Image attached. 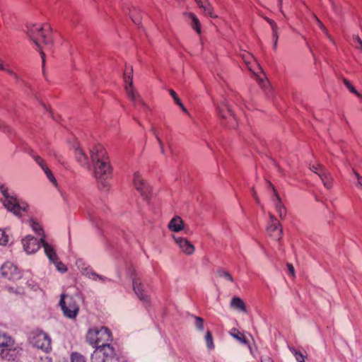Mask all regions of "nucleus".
<instances>
[{
    "mask_svg": "<svg viewBox=\"0 0 362 362\" xmlns=\"http://www.w3.org/2000/svg\"><path fill=\"white\" fill-rule=\"evenodd\" d=\"M205 340H206L207 348L209 349H213L214 348V342H213L212 334H211V333L209 331H208L206 333Z\"/></svg>",
    "mask_w": 362,
    "mask_h": 362,
    "instance_id": "28",
    "label": "nucleus"
},
{
    "mask_svg": "<svg viewBox=\"0 0 362 362\" xmlns=\"http://www.w3.org/2000/svg\"><path fill=\"white\" fill-rule=\"evenodd\" d=\"M59 305L66 317L74 319L77 316L79 306L73 296L64 293L62 294Z\"/></svg>",
    "mask_w": 362,
    "mask_h": 362,
    "instance_id": "6",
    "label": "nucleus"
},
{
    "mask_svg": "<svg viewBox=\"0 0 362 362\" xmlns=\"http://www.w3.org/2000/svg\"><path fill=\"white\" fill-rule=\"evenodd\" d=\"M194 325L197 329L202 331L204 329V320L200 317H195Z\"/></svg>",
    "mask_w": 362,
    "mask_h": 362,
    "instance_id": "33",
    "label": "nucleus"
},
{
    "mask_svg": "<svg viewBox=\"0 0 362 362\" xmlns=\"http://www.w3.org/2000/svg\"><path fill=\"white\" fill-rule=\"evenodd\" d=\"M8 291L10 292H13L14 291L13 288H8Z\"/></svg>",
    "mask_w": 362,
    "mask_h": 362,
    "instance_id": "59",
    "label": "nucleus"
},
{
    "mask_svg": "<svg viewBox=\"0 0 362 362\" xmlns=\"http://www.w3.org/2000/svg\"><path fill=\"white\" fill-rule=\"evenodd\" d=\"M43 170V171L45 172V173L46 174L47 178L49 179V180L55 186H57V180L55 179V177H54L52 171L47 168V166L46 165L45 167H44L43 168H42Z\"/></svg>",
    "mask_w": 362,
    "mask_h": 362,
    "instance_id": "27",
    "label": "nucleus"
},
{
    "mask_svg": "<svg viewBox=\"0 0 362 362\" xmlns=\"http://www.w3.org/2000/svg\"><path fill=\"white\" fill-rule=\"evenodd\" d=\"M354 174L357 180L356 186L362 189V176L356 171H354Z\"/></svg>",
    "mask_w": 362,
    "mask_h": 362,
    "instance_id": "44",
    "label": "nucleus"
},
{
    "mask_svg": "<svg viewBox=\"0 0 362 362\" xmlns=\"http://www.w3.org/2000/svg\"><path fill=\"white\" fill-rule=\"evenodd\" d=\"M57 269L61 272H65L67 270L66 267L62 262L58 261V259L52 262Z\"/></svg>",
    "mask_w": 362,
    "mask_h": 362,
    "instance_id": "35",
    "label": "nucleus"
},
{
    "mask_svg": "<svg viewBox=\"0 0 362 362\" xmlns=\"http://www.w3.org/2000/svg\"><path fill=\"white\" fill-rule=\"evenodd\" d=\"M202 9L206 15H209L211 18H216V16L213 13V10L210 4L206 6V7H204Z\"/></svg>",
    "mask_w": 362,
    "mask_h": 362,
    "instance_id": "38",
    "label": "nucleus"
},
{
    "mask_svg": "<svg viewBox=\"0 0 362 362\" xmlns=\"http://www.w3.org/2000/svg\"><path fill=\"white\" fill-rule=\"evenodd\" d=\"M133 182L135 188L140 192L144 199L148 200L151 193V186L143 179L139 172L134 174Z\"/></svg>",
    "mask_w": 362,
    "mask_h": 362,
    "instance_id": "9",
    "label": "nucleus"
},
{
    "mask_svg": "<svg viewBox=\"0 0 362 362\" xmlns=\"http://www.w3.org/2000/svg\"><path fill=\"white\" fill-rule=\"evenodd\" d=\"M168 228L173 232H180L184 229V223L180 216H175L168 223Z\"/></svg>",
    "mask_w": 362,
    "mask_h": 362,
    "instance_id": "19",
    "label": "nucleus"
},
{
    "mask_svg": "<svg viewBox=\"0 0 362 362\" xmlns=\"http://www.w3.org/2000/svg\"><path fill=\"white\" fill-rule=\"evenodd\" d=\"M269 222L267 226V232L269 235L274 238L276 239L277 240H279L283 235V229L280 226L279 221L276 218V217L272 215L269 214Z\"/></svg>",
    "mask_w": 362,
    "mask_h": 362,
    "instance_id": "14",
    "label": "nucleus"
},
{
    "mask_svg": "<svg viewBox=\"0 0 362 362\" xmlns=\"http://www.w3.org/2000/svg\"><path fill=\"white\" fill-rule=\"evenodd\" d=\"M268 183H269V186L272 188L273 192H274V195L272 197V200L274 202L275 209H276L277 213L279 214L280 218H284L286 214V209L285 206H284V204L281 202V199L279 194L277 193L276 190L275 189L274 187L273 186V185L270 182H268Z\"/></svg>",
    "mask_w": 362,
    "mask_h": 362,
    "instance_id": "15",
    "label": "nucleus"
},
{
    "mask_svg": "<svg viewBox=\"0 0 362 362\" xmlns=\"http://www.w3.org/2000/svg\"><path fill=\"white\" fill-rule=\"evenodd\" d=\"M1 273L3 276L9 280L15 281L21 278L17 267L10 262H7L1 266Z\"/></svg>",
    "mask_w": 362,
    "mask_h": 362,
    "instance_id": "13",
    "label": "nucleus"
},
{
    "mask_svg": "<svg viewBox=\"0 0 362 362\" xmlns=\"http://www.w3.org/2000/svg\"><path fill=\"white\" fill-rule=\"evenodd\" d=\"M28 223L37 235H40L41 236L40 238H44L45 239L44 230L38 222L35 221L33 218H30L28 220Z\"/></svg>",
    "mask_w": 362,
    "mask_h": 362,
    "instance_id": "23",
    "label": "nucleus"
},
{
    "mask_svg": "<svg viewBox=\"0 0 362 362\" xmlns=\"http://www.w3.org/2000/svg\"><path fill=\"white\" fill-rule=\"evenodd\" d=\"M0 70L7 72V70H9V69L6 68V66L2 62L1 63H0Z\"/></svg>",
    "mask_w": 362,
    "mask_h": 362,
    "instance_id": "53",
    "label": "nucleus"
},
{
    "mask_svg": "<svg viewBox=\"0 0 362 362\" xmlns=\"http://www.w3.org/2000/svg\"><path fill=\"white\" fill-rule=\"evenodd\" d=\"M230 307L233 309L246 312V305L244 301L239 297L235 296L232 298L230 301Z\"/></svg>",
    "mask_w": 362,
    "mask_h": 362,
    "instance_id": "22",
    "label": "nucleus"
},
{
    "mask_svg": "<svg viewBox=\"0 0 362 362\" xmlns=\"http://www.w3.org/2000/svg\"><path fill=\"white\" fill-rule=\"evenodd\" d=\"M151 132L153 133V134L155 136V137L156 138L157 141H158V143L159 144V146H160V152L162 154L165 155V151L164 149V146H163V144L158 135V133L156 130V129L154 127H152L151 129Z\"/></svg>",
    "mask_w": 362,
    "mask_h": 362,
    "instance_id": "26",
    "label": "nucleus"
},
{
    "mask_svg": "<svg viewBox=\"0 0 362 362\" xmlns=\"http://www.w3.org/2000/svg\"><path fill=\"white\" fill-rule=\"evenodd\" d=\"M9 241V237L6 231L0 229V245H6Z\"/></svg>",
    "mask_w": 362,
    "mask_h": 362,
    "instance_id": "30",
    "label": "nucleus"
},
{
    "mask_svg": "<svg viewBox=\"0 0 362 362\" xmlns=\"http://www.w3.org/2000/svg\"><path fill=\"white\" fill-rule=\"evenodd\" d=\"M216 110L218 112V115L223 119L229 118L231 121L228 123V126L230 128H235L236 125L235 118L234 117L233 113L231 111V109L226 101V99H223L220 103L216 105Z\"/></svg>",
    "mask_w": 362,
    "mask_h": 362,
    "instance_id": "10",
    "label": "nucleus"
},
{
    "mask_svg": "<svg viewBox=\"0 0 362 362\" xmlns=\"http://www.w3.org/2000/svg\"><path fill=\"white\" fill-rule=\"evenodd\" d=\"M252 194H253V196H254V197H255V200H256L257 202H259L258 197H257L256 192H255V191L254 190V189H252Z\"/></svg>",
    "mask_w": 362,
    "mask_h": 362,
    "instance_id": "56",
    "label": "nucleus"
},
{
    "mask_svg": "<svg viewBox=\"0 0 362 362\" xmlns=\"http://www.w3.org/2000/svg\"><path fill=\"white\" fill-rule=\"evenodd\" d=\"M0 130L6 134H10L11 132V128L4 123L0 122Z\"/></svg>",
    "mask_w": 362,
    "mask_h": 362,
    "instance_id": "42",
    "label": "nucleus"
},
{
    "mask_svg": "<svg viewBox=\"0 0 362 362\" xmlns=\"http://www.w3.org/2000/svg\"><path fill=\"white\" fill-rule=\"evenodd\" d=\"M356 48L362 52V44L360 46H356Z\"/></svg>",
    "mask_w": 362,
    "mask_h": 362,
    "instance_id": "58",
    "label": "nucleus"
},
{
    "mask_svg": "<svg viewBox=\"0 0 362 362\" xmlns=\"http://www.w3.org/2000/svg\"><path fill=\"white\" fill-rule=\"evenodd\" d=\"M319 176L322 180L324 186L327 189H331L332 187L333 179L326 169H322L319 173Z\"/></svg>",
    "mask_w": 362,
    "mask_h": 362,
    "instance_id": "20",
    "label": "nucleus"
},
{
    "mask_svg": "<svg viewBox=\"0 0 362 362\" xmlns=\"http://www.w3.org/2000/svg\"><path fill=\"white\" fill-rule=\"evenodd\" d=\"M81 274L86 277L93 279L94 274L95 272L93 270L91 267H86V269H83V271L81 272Z\"/></svg>",
    "mask_w": 362,
    "mask_h": 362,
    "instance_id": "32",
    "label": "nucleus"
},
{
    "mask_svg": "<svg viewBox=\"0 0 362 362\" xmlns=\"http://www.w3.org/2000/svg\"><path fill=\"white\" fill-rule=\"evenodd\" d=\"M343 81L344 85L349 88V90L351 93L356 94L358 96H360V94L356 91L355 88L350 83V82L347 79L344 78Z\"/></svg>",
    "mask_w": 362,
    "mask_h": 362,
    "instance_id": "36",
    "label": "nucleus"
},
{
    "mask_svg": "<svg viewBox=\"0 0 362 362\" xmlns=\"http://www.w3.org/2000/svg\"><path fill=\"white\" fill-rule=\"evenodd\" d=\"M197 3L199 2L200 0H194Z\"/></svg>",
    "mask_w": 362,
    "mask_h": 362,
    "instance_id": "62",
    "label": "nucleus"
},
{
    "mask_svg": "<svg viewBox=\"0 0 362 362\" xmlns=\"http://www.w3.org/2000/svg\"><path fill=\"white\" fill-rule=\"evenodd\" d=\"M92 280H93V281H98V280H99V281H102V282H105V281H111V280H110V279H109L108 278H107V277H105V276H104L100 275V274H97V273H95V274H94V276H93V279H92Z\"/></svg>",
    "mask_w": 362,
    "mask_h": 362,
    "instance_id": "40",
    "label": "nucleus"
},
{
    "mask_svg": "<svg viewBox=\"0 0 362 362\" xmlns=\"http://www.w3.org/2000/svg\"><path fill=\"white\" fill-rule=\"evenodd\" d=\"M0 192L5 198L4 205L8 211L18 217H21L23 213L27 211L28 204L25 202L18 199L14 195L11 194L8 192V187L5 185H0Z\"/></svg>",
    "mask_w": 362,
    "mask_h": 362,
    "instance_id": "2",
    "label": "nucleus"
},
{
    "mask_svg": "<svg viewBox=\"0 0 362 362\" xmlns=\"http://www.w3.org/2000/svg\"><path fill=\"white\" fill-rule=\"evenodd\" d=\"M217 274L219 277L224 278L230 282L233 281V276L228 272L223 269H218L217 271Z\"/></svg>",
    "mask_w": 362,
    "mask_h": 362,
    "instance_id": "29",
    "label": "nucleus"
},
{
    "mask_svg": "<svg viewBox=\"0 0 362 362\" xmlns=\"http://www.w3.org/2000/svg\"><path fill=\"white\" fill-rule=\"evenodd\" d=\"M13 344V339L5 332L0 331V347L11 349Z\"/></svg>",
    "mask_w": 362,
    "mask_h": 362,
    "instance_id": "21",
    "label": "nucleus"
},
{
    "mask_svg": "<svg viewBox=\"0 0 362 362\" xmlns=\"http://www.w3.org/2000/svg\"><path fill=\"white\" fill-rule=\"evenodd\" d=\"M264 20L270 25L272 30H279L276 23L272 19L264 17Z\"/></svg>",
    "mask_w": 362,
    "mask_h": 362,
    "instance_id": "41",
    "label": "nucleus"
},
{
    "mask_svg": "<svg viewBox=\"0 0 362 362\" xmlns=\"http://www.w3.org/2000/svg\"><path fill=\"white\" fill-rule=\"evenodd\" d=\"M243 59H244V60H245V63H247H247H248V62H247V59L245 58V55H243Z\"/></svg>",
    "mask_w": 362,
    "mask_h": 362,
    "instance_id": "60",
    "label": "nucleus"
},
{
    "mask_svg": "<svg viewBox=\"0 0 362 362\" xmlns=\"http://www.w3.org/2000/svg\"><path fill=\"white\" fill-rule=\"evenodd\" d=\"M189 16L191 19V26L197 31V33H201L200 23L199 19L193 13H189Z\"/></svg>",
    "mask_w": 362,
    "mask_h": 362,
    "instance_id": "24",
    "label": "nucleus"
},
{
    "mask_svg": "<svg viewBox=\"0 0 362 362\" xmlns=\"http://www.w3.org/2000/svg\"><path fill=\"white\" fill-rule=\"evenodd\" d=\"M315 19L317 21V25H319V27L325 32L326 33L327 32V29L325 28V27L323 25L322 23L318 19V18L317 16H314Z\"/></svg>",
    "mask_w": 362,
    "mask_h": 362,
    "instance_id": "49",
    "label": "nucleus"
},
{
    "mask_svg": "<svg viewBox=\"0 0 362 362\" xmlns=\"http://www.w3.org/2000/svg\"><path fill=\"white\" fill-rule=\"evenodd\" d=\"M74 156L76 160L83 167L90 169L89 158L83 150L78 146H74Z\"/></svg>",
    "mask_w": 362,
    "mask_h": 362,
    "instance_id": "17",
    "label": "nucleus"
},
{
    "mask_svg": "<svg viewBox=\"0 0 362 362\" xmlns=\"http://www.w3.org/2000/svg\"><path fill=\"white\" fill-rule=\"evenodd\" d=\"M233 331H234V332L232 333L231 334L234 338H235L236 339H238L239 341H240L243 344L247 343V340H246L245 337L243 335V334H241L240 332H238L236 329H234Z\"/></svg>",
    "mask_w": 362,
    "mask_h": 362,
    "instance_id": "31",
    "label": "nucleus"
},
{
    "mask_svg": "<svg viewBox=\"0 0 362 362\" xmlns=\"http://www.w3.org/2000/svg\"><path fill=\"white\" fill-rule=\"evenodd\" d=\"M170 94L173 98L176 104L181 101L180 98L177 97L176 93L173 90H170Z\"/></svg>",
    "mask_w": 362,
    "mask_h": 362,
    "instance_id": "46",
    "label": "nucleus"
},
{
    "mask_svg": "<svg viewBox=\"0 0 362 362\" xmlns=\"http://www.w3.org/2000/svg\"><path fill=\"white\" fill-rule=\"evenodd\" d=\"M277 43L278 42H274L273 47H272L274 50H276V49H277Z\"/></svg>",
    "mask_w": 362,
    "mask_h": 362,
    "instance_id": "57",
    "label": "nucleus"
},
{
    "mask_svg": "<svg viewBox=\"0 0 362 362\" xmlns=\"http://www.w3.org/2000/svg\"><path fill=\"white\" fill-rule=\"evenodd\" d=\"M133 289L141 301L143 303L149 302V296L148 295V286L144 284L139 278H134L133 281Z\"/></svg>",
    "mask_w": 362,
    "mask_h": 362,
    "instance_id": "11",
    "label": "nucleus"
},
{
    "mask_svg": "<svg viewBox=\"0 0 362 362\" xmlns=\"http://www.w3.org/2000/svg\"><path fill=\"white\" fill-rule=\"evenodd\" d=\"M35 162L41 167V168H43L46 166V164L44 162V160L40 157L39 156H35L33 157Z\"/></svg>",
    "mask_w": 362,
    "mask_h": 362,
    "instance_id": "43",
    "label": "nucleus"
},
{
    "mask_svg": "<svg viewBox=\"0 0 362 362\" xmlns=\"http://www.w3.org/2000/svg\"><path fill=\"white\" fill-rule=\"evenodd\" d=\"M132 73L133 69L132 67L129 69V71H128V69H127L124 72V78L126 83V92L129 98L132 100V102H134V105H136L137 103H140L143 105H145L144 102L141 100L140 96L136 94L133 89Z\"/></svg>",
    "mask_w": 362,
    "mask_h": 362,
    "instance_id": "8",
    "label": "nucleus"
},
{
    "mask_svg": "<svg viewBox=\"0 0 362 362\" xmlns=\"http://www.w3.org/2000/svg\"><path fill=\"white\" fill-rule=\"evenodd\" d=\"M286 266L288 268V273L291 276H295V269H294L293 266L291 263H287Z\"/></svg>",
    "mask_w": 362,
    "mask_h": 362,
    "instance_id": "45",
    "label": "nucleus"
},
{
    "mask_svg": "<svg viewBox=\"0 0 362 362\" xmlns=\"http://www.w3.org/2000/svg\"><path fill=\"white\" fill-rule=\"evenodd\" d=\"M7 73L8 74H10L11 76H12L13 77V78L18 82L19 80H20V78L19 76L15 73L13 72L12 70L9 69V70H7Z\"/></svg>",
    "mask_w": 362,
    "mask_h": 362,
    "instance_id": "50",
    "label": "nucleus"
},
{
    "mask_svg": "<svg viewBox=\"0 0 362 362\" xmlns=\"http://www.w3.org/2000/svg\"><path fill=\"white\" fill-rule=\"evenodd\" d=\"M76 265L81 272H82L83 269H86V267H89V266L87 265L86 263L84 262L82 259L77 260Z\"/></svg>",
    "mask_w": 362,
    "mask_h": 362,
    "instance_id": "39",
    "label": "nucleus"
},
{
    "mask_svg": "<svg viewBox=\"0 0 362 362\" xmlns=\"http://www.w3.org/2000/svg\"><path fill=\"white\" fill-rule=\"evenodd\" d=\"M261 361L262 362H274L273 360L270 357H268V356H267L264 358H262Z\"/></svg>",
    "mask_w": 362,
    "mask_h": 362,
    "instance_id": "55",
    "label": "nucleus"
},
{
    "mask_svg": "<svg viewBox=\"0 0 362 362\" xmlns=\"http://www.w3.org/2000/svg\"><path fill=\"white\" fill-rule=\"evenodd\" d=\"M179 107H181V109L182 110L183 112H186V113H188L187 112V110L185 108V107L184 106V105L182 104V103L180 101L177 104Z\"/></svg>",
    "mask_w": 362,
    "mask_h": 362,
    "instance_id": "52",
    "label": "nucleus"
},
{
    "mask_svg": "<svg viewBox=\"0 0 362 362\" xmlns=\"http://www.w3.org/2000/svg\"><path fill=\"white\" fill-rule=\"evenodd\" d=\"M71 362H86V360L82 355L74 353L71 354Z\"/></svg>",
    "mask_w": 362,
    "mask_h": 362,
    "instance_id": "34",
    "label": "nucleus"
},
{
    "mask_svg": "<svg viewBox=\"0 0 362 362\" xmlns=\"http://www.w3.org/2000/svg\"><path fill=\"white\" fill-rule=\"evenodd\" d=\"M41 362H52V359L48 356L41 357Z\"/></svg>",
    "mask_w": 362,
    "mask_h": 362,
    "instance_id": "54",
    "label": "nucleus"
},
{
    "mask_svg": "<svg viewBox=\"0 0 362 362\" xmlns=\"http://www.w3.org/2000/svg\"><path fill=\"white\" fill-rule=\"evenodd\" d=\"M40 243H42V246L44 247L45 253L47 257L49 258L50 262H54V260L58 259L57 255L54 250V248L49 245L44 238H40Z\"/></svg>",
    "mask_w": 362,
    "mask_h": 362,
    "instance_id": "18",
    "label": "nucleus"
},
{
    "mask_svg": "<svg viewBox=\"0 0 362 362\" xmlns=\"http://www.w3.org/2000/svg\"><path fill=\"white\" fill-rule=\"evenodd\" d=\"M310 169L319 175V173H320V171H322V169H325V168L320 164H317V165L313 164V165H310Z\"/></svg>",
    "mask_w": 362,
    "mask_h": 362,
    "instance_id": "37",
    "label": "nucleus"
},
{
    "mask_svg": "<svg viewBox=\"0 0 362 362\" xmlns=\"http://www.w3.org/2000/svg\"><path fill=\"white\" fill-rule=\"evenodd\" d=\"M289 350L294 355L297 362H305V356L300 351L292 346H289Z\"/></svg>",
    "mask_w": 362,
    "mask_h": 362,
    "instance_id": "25",
    "label": "nucleus"
},
{
    "mask_svg": "<svg viewBox=\"0 0 362 362\" xmlns=\"http://www.w3.org/2000/svg\"><path fill=\"white\" fill-rule=\"evenodd\" d=\"M49 30L50 28L49 25H46L45 27L40 25H33L28 28V35L29 37L39 48L43 65L45 64V53L41 50V47L40 46V40H41L45 45L52 44V40L49 36Z\"/></svg>",
    "mask_w": 362,
    "mask_h": 362,
    "instance_id": "3",
    "label": "nucleus"
},
{
    "mask_svg": "<svg viewBox=\"0 0 362 362\" xmlns=\"http://www.w3.org/2000/svg\"><path fill=\"white\" fill-rule=\"evenodd\" d=\"M90 159L93 165L94 177L98 182L107 186L106 182L110 177L112 170L103 146L100 144L90 149Z\"/></svg>",
    "mask_w": 362,
    "mask_h": 362,
    "instance_id": "1",
    "label": "nucleus"
},
{
    "mask_svg": "<svg viewBox=\"0 0 362 362\" xmlns=\"http://www.w3.org/2000/svg\"><path fill=\"white\" fill-rule=\"evenodd\" d=\"M354 41L357 44L356 46H360L362 44V40L358 35L354 37Z\"/></svg>",
    "mask_w": 362,
    "mask_h": 362,
    "instance_id": "51",
    "label": "nucleus"
},
{
    "mask_svg": "<svg viewBox=\"0 0 362 362\" xmlns=\"http://www.w3.org/2000/svg\"><path fill=\"white\" fill-rule=\"evenodd\" d=\"M30 341L33 346L42 349L46 353L51 350V339L47 334L42 331L33 332L30 337Z\"/></svg>",
    "mask_w": 362,
    "mask_h": 362,
    "instance_id": "7",
    "label": "nucleus"
},
{
    "mask_svg": "<svg viewBox=\"0 0 362 362\" xmlns=\"http://www.w3.org/2000/svg\"><path fill=\"white\" fill-rule=\"evenodd\" d=\"M332 4L333 8H334V6H335L333 2H332Z\"/></svg>",
    "mask_w": 362,
    "mask_h": 362,
    "instance_id": "61",
    "label": "nucleus"
},
{
    "mask_svg": "<svg viewBox=\"0 0 362 362\" xmlns=\"http://www.w3.org/2000/svg\"><path fill=\"white\" fill-rule=\"evenodd\" d=\"M197 4L200 8H203L204 7H206V6L209 5V3L208 0H200L199 2H197Z\"/></svg>",
    "mask_w": 362,
    "mask_h": 362,
    "instance_id": "48",
    "label": "nucleus"
},
{
    "mask_svg": "<svg viewBox=\"0 0 362 362\" xmlns=\"http://www.w3.org/2000/svg\"><path fill=\"white\" fill-rule=\"evenodd\" d=\"M272 39L274 42H278V40H279L278 30H272Z\"/></svg>",
    "mask_w": 362,
    "mask_h": 362,
    "instance_id": "47",
    "label": "nucleus"
},
{
    "mask_svg": "<svg viewBox=\"0 0 362 362\" xmlns=\"http://www.w3.org/2000/svg\"><path fill=\"white\" fill-rule=\"evenodd\" d=\"M87 341L93 346L102 347L110 344L112 334L107 327H94L90 329L86 335Z\"/></svg>",
    "mask_w": 362,
    "mask_h": 362,
    "instance_id": "4",
    "label": "nucleus"
},
{
    "mask_svg": "<svg viewBox=\"0 0 362 362\" xmlns=\"http://www.w3.org/2000/svg\"><path fill=\"white\" fill-rule=\"evenodd\" d=\"M115 349L111 345L97 347L91 355V362H118Z\"/></svg>",
    "mask_w": 362,
    "mask_h": 362,
    "instance_id": "5",
    "label": "nucleus"
},
{
    "mask_svg": "<svg viewBox=\"0 0 362 362\" xmlns=\"http://www.w3.org/2000/svg\"><path fill=\"white\" fill-rule=\"evenodd\" d=\"M24 251L28 255H32L38 251L42 246L40 240H38L33 235H28L21 240Z\"/></svg>",
    "mask_w": 362,
    "mask_h": 362,
    "instance_id": "12",
    "label": "nucleus"
},
{
    "mask_svg": "<svg viewBox=\"0 0 362 362\" xmlns=\"http://www.w3.org/2000/svg\"><path fill=\"white\" fill-rule=\"evenodd\" d=\"M175 243L179 245L180 250L186 255H192L195 250L194 246L187 239L181 237H173Z\"/></svg>",
    "mask_w": 362,
    "mask_h": 362,
    "instance_id": "16",
    "label": "nucleus"
}]
</instances>
